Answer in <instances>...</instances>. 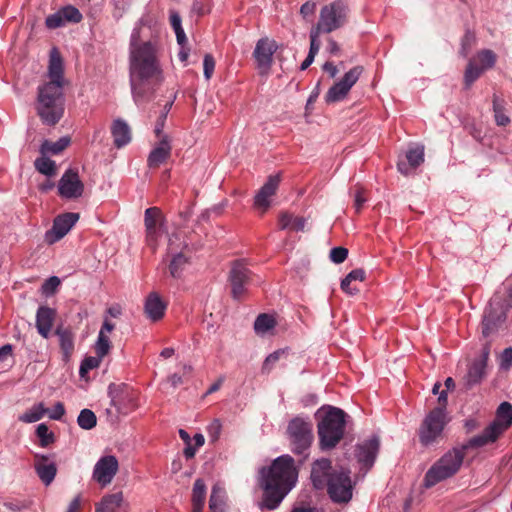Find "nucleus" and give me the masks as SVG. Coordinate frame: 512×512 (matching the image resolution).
I'll return each instance as SVG.
<instances>
[{
  "mask_svg": "<svg viewBox=\"0 0 512 512\" xmlns=\"http://www.w3.org/2000/svg\"><path fill=\"white\" fill-rule=\"evenodd\" d=\"M318 423L319 443L322 450H329L341 441L345 432L347 414L340 408L328 406L322 409Z\"/></svg>",
  "mask_w": 512,
  "mask_h": 512,
  "instance_id": "obj_5",
  "label": "nucleus"
},
{
  "mask_svg": "<svg viewBox=\"0 0 512 512\" xmlns=\"http://www.w3.org/2000/svg\"><path fill=\"white\" fill-rule=\"evenodd\" d=\"M497 55L490 49H482L469 59L464 72V84L470 88L472 84L486 71L494 67Z\"/></svg>",
  "mask_w": 512,
  "mask_h": 512,
  "instance_id": "obj_14",
  "label": "nucleus"
},
{
  "mask_svg": "<svg viewBox=\"0 0 512 512\" xmlns=\"http://www.w3.org/2000/svg\"><path fill=\"white\" fill-rule=\"evenodd\" d=\"M468 448H476L469 445V441L461 447H455L446 452L439 458L426 472L423 484L426 488H431L441 481L454 476L460 469L465 451Z\"/></svg>",
  "mask_w": 512,
  "mask_h": 512,
  "instance_id": "obj_6",
  "label": "nucleus"
},
{
  "mask_svg": "<svg viewBox=\"0 0 512 512\" xmlns=\"http://www.w3.org/2000/svg\"><path fill=\"white\" fill-rule=\"evenodd\" d=\"M448 422L447 414L441 413L440 409H432L419 427L420 443L426 447L438 443L443 437V430Z\"/></svg>",
  "mask_w": 512,
  "mask_h": 512,
  "instance_id": "obj_11",
  "label": "nucleus"
},
{
  "mask_svg": "<svg viewBox=\"0 0 512 512\" xmlns=\"http://www.w3.org/2000/svg\"><path fill=\"white\" fill-rule=\"evenodd\" d=\"M166 308L167 304L156 292L149 293L145 299L144 313L153 322H157L164 317Z\"/></svg>",
  "mask_w": 512,
  "mask_h": 512,
  "instance_id": "obj_24",
  "label": "nucleus"
},
{
  "mask_svg": "<svg viewBox=\"0 0 512 512\" xmlns=\"http://www.w3.org/2000/svg\"><path fill=\"white\" fill-rule=\"evenodd\" d=\"M206 499V484L203 479L195 480L192 489V508L203 509Z\"/></svg>",
  "mask_w": 512,
  "mask_h": 512,
  "instance_id": "obj_36",
  "label": "nucleus"
},
{
  "mask_svg": "<svg viewBox=\"0 0 512 512\" xmlns=\"http://www.w3.org/2000/svg\"><path fill=\"white\" fill-rule=\"evenodd\" d=\"M277 49L278 45L273 39L263 37L257 41L253 58L261 75H266L270 71L273 64V55Z\"/></svg>",
  "mask_w": 512,
  "mask_h": 512,
  "instance_id": "obj_15",
  "label": "nucleus"
},
{
  "mask_svg": "<svg viewBox=\"0 0 512 512\" xmlns=\"http://www.w3.org/2000/svg\"><path fill=\"white\" fill-rule=\"evenodd\" d=\"M352 281L347 280V276L341 281V289L350 295H354L358 292L356 287H351Z\"/></svg>",
  "mask_w": 512,
  "mask_h": 512,
  "instance_id": "obj_62",
  "label": "nucleus"
},
{
  "mask_svg": "<svg viewBox=\"0 0 512 512\" xmlns=\"http://www.w3.org/2000/svg\"><path fill=\"white\" fill-rule=\"evenodd\" d=\"M397 169L398 171L407 176L410 174L411 170L413 169L410 165H409V162H405V161H399L398 164H397Z\"/></svg>",
  "mask_w": 512,
  "mask_h": 512,
  "instance_id": "obj_64",
  "label": "nucleus"
},
{
  "mask_svg": "<svg viewBox=\"0 0 512 512\" xmlns=\"http://www.w3.org/2000/svg\"><path fill=\"white\" fill-rule=\"evenodd\" d=\"M510 307L511 303L508 298L497 294L491 298L489 306L484 311L481 323V333L484 338L497 334L507 319V312Z\"/></svg>",
  "mask_w": 512,
  "mask_h": 512,
  "instance_id": "obj_9",
  "label": "nucleus"
},
{
  "mask_svg": "<svg viewBox=\"0 0 512 512\" xmlns=\"http://www.w3.org/2000/svg\"><path fill=\"white\" fill-rule=\"evenodd\" d=\"M84 184L80 180L78 172L68 169L62 175L58 183V193L65 199H77L83 195Z\"/></svg>",
  "mask_w": 512,
  "mask_h": 512,
  "instance_id": "obj_17",
  "label": "nucleus"
},
{
  "mask_svg": "<svg viewBox=\"0 0 512 512\" xmlns=\"http://www.w3.org/2000/svg\"><path fill=\"white\" fill-rule=\"evenodd\" d=\"M56 317V310L48 306H40L36 313V328L43 338H48L53 322Z\"/></svg>",
  "mask_w": 512,
  "mask_h": 512,
  "instance_id": "obj_27",
  "label": "nucleus"
},
{
  "mask_svg": "<svg viewBox=\"0 0 512 512\" xmlns=\"http://www.w3.org/2000/svg\"><path fill=\"white\" fill-rule=\"evenodd\" d=\"M119 463L115 456L106 455L101 457L95 464L93 469V479L102 487L110 484L117 474Z\"/></svg>",
  "mask_w": 512,
  "mask_h": 512,
  "instance_id": "obj_19",
  "label": "nucleus"
},
{
  "mask_svg": "<svg viewBox=\"0 0 512 512\" xmlns=\"http://www.w3.org/2000/svg\"><path fill=\"white\" fill-rule=\"evenodd\" d=\"M69 143H70V139L68 137H62L59 140H57L56 142H51V141L45 140L41 144L40 153L42 155L59 154L60 152H62L64 149H66L68 147Z\"/></svg>",
  "mask_w": 512,
  "mask_h": 512,
  "instance_id": "obj_37",
  "label": "nucleus"
},
{
  "mask_svg": "<svg viewBox=\"0 0 512 512\" xmlns=\"http://www.w3.org/2000/svg\"><path fill=\"white\" fill-rule=\"evenodd\" d=\"M362 72V66H355L345 73L342 79L335 83L326 93V102L335 103L343 100L352 86L358 81Z\"/></svg>",
  "mask_w": 512,
  "mask_h": 512,
  "instance_id": "obj_16",
  "label": "nucleus"
},
{
  "mask_svg": "<svg viewBox=\"0 0 512 512\" xmlns=\"http://www.w3.org/2000/svg\"><path fill=\"white\" fill-rule=\"evenodd\" d=\"M227 496L225 489L219 485L215 484L212 487L211 495L209 499V509L211 512H226L227 509Z\"/></svg>",
  "mask_w": 512,
  "mask_h": 512,
  "instance_id": "obj_32",
  "label": "nucleus"
},
{
  "mask_svg": "<svg viewBox=\"0 0 512 512\" xmlns=\"http://www.w3.org/2000/svg\"><path fill=\"white\" fill-rule=\"evenodd\" d=\"M164 216L158 207H150L145 210L144 224L146 228V241L148 246L155 249L157 240L163 226Z\"/></svg>",
  "mask_w": 512,
  "mask_h": 512,
  "instance_id": "obj_18",
  "label": "nucleus"
},
{
  "mask_svg": "<svg viewBox=\"0 0 512 512\" xmlns=\"http://www.w3.org/2000/svg\"><path fill=\"white\" fill-rule=\"evenodd\" d=\"M48 413L43 403H38L19 416V420L24 423H34L42 419Z\"/></svg>",
  "mask_w": 512,
  "mask_h": 512,
  "instance_id": "obj_38",
  "label": "nucleus"
},
{
  "mask_svg": "<svg viewBox=\"0 0 512 512\" xmlns=\"http://www.w3.org/2000/svg\"><path fill=\"white\" fill-rule=\"evenodd\" d=\"M306 225L304 217H294L292 214L284 212L279 217L280 229H291L293 231H303Z\"/></svg>",
  "mask_w": 512,
  "mask_h": 512,
  "instance_id": "obj_35",
  "label": "nucleus"
},
{
  "mask_svg": "<svg viewBox=\"0 0 512 512\" xmlns=\"http://www.w3.org/2000/svg\"><path fill=\"white\" fill-rule=\"evenodd\" d=\"M512 424V405L502 402L496 411V418L484 431L469 440V445L482 447L495 442Z\"/></svg>",
  "mask_w": 512,
  "mask_h": 512,
  "instance_id": "obj_8",
  "label": "nucleus"
},
{
  "mask_svg": "<svg viewBox=\"0 0 512 512\" xmlns=\"http://www.w3.org/2000/svg\"><path fill=\"white\" fill-rule=\"evenodd\" d=\"M380 442L378 437H372L371 439L365 440L358 444L355 450V456L362 468L367 472L375 462L377 454L379 452Z\"/></svg>",
  "mask_w": 512,
  "mask_h": 512,
  "instance_id": "obj_21",
  "label": "nucleus"
},
{
  "mask_svg": "<svg viewBox=\"0 0 512 512\" xmlns=\"http://www.w3.org/2000/svg\"><path fill=\"white\" fill-rule=\"evenodd\" d=\"M64 102L62 85L45 83L38 87L36 111L44 124L53 126L60 121L64 114Z\"/></svg>",
  "mask_w": 512,
  "mask_h": 512,
  "instance_id": "obj_4",
  "label": "nucleus"
},
{
  "mask_svg": "<svg viewBox=\"0 0 512 512\" xmlns=\"http://www.w3.org/2000/svg\"><path fill=\"white\" fill-rule=\"evenodd\" d=\"M348 250L344 247H334L330 251V259L336 264H340L346 260Z\"/></svg>",
  "mask_w": 512,
  "mask_h": 512,
  "instance_id": "obj_51",
  "label": "nucleus"
},
{
  "mask_svg": "<svg viewBox=\"0 0 512 512\" xmlns=\"http://www.w3.org/2000/svg\"><path fill=\"white\" fill-rule=\"evenodd\" d=\"M512 366V347L505 348L499 356V367L509 370Z\"/></svg>",
  "mask_w": 512,
  "mask_h": 512,
  "instance_id": "obj_50",
  "label": "nucleus"
},
{
  "mask_svg": "<svg viewBox=\"0 0 512 512\" xmlns=\"http://www.w3.org/2000/svg\"><path fill=\"white\" fill-rule=\"evenodd\" d=\"M160 140L149 153L147 164L150 168H158L171 156L172 146L168 135L158 137Z\"/></svg>",
  "mask_w": 512,
  "mask_h": 512,
  "instance_id": "obj_23",
  "label": "nucleus"
},
{
  "mask_svg": "<svg viewBox=\"0 0 512 512\" xmlns=\"http://www.w3.org/2000/svg\"><path fill=\"white\" fill-rule=\"evenodd\" d=\"M316 10V3L312 1L305 2L301 8H300V14L303 16V18H308L312 16L315 13Z\"/></svg>",
  "mask_w": 512,
  "mask_h": 512,
  "instance_id": "obj_58",
  "label": "nucleus"
},
{
  "mask_svg": "<svg viewBox=\"0 0 512 512\" xmlns=\"http://www.w3.org/2000/svg\"><path fill=\"white\" fill-rule=\"evenodd\" d=\"M105 356H100V355H97L96 356H88L86 357L81 365H80V368H79V374L82 378H84L86 376V374L92 370V369H95L97 367H99L102 359L104 358Z\"/></svg>",
  "mask_w": 512,
  "mask_h": 512,
  "instance_id": "obj_47",
  "label": "nucleus"
},
{
  "mask_svg": "<svg viewBox=\"0 0 512 512\" xmlns=\"http://www.w3.org/2000/svg\"><path fill=\"white\" fill-rule=\"evenodd\" d=\"M310 478L316 489H327L334 503L345 504L352 499L353 484L350 472L342 467L333 468L329 459L321 458L314 461Z\"/></svg>",
  "mask_w": 512,
  "mask_h": 512,
  "instance_id": "obj_3",
  "label": "nucleus"
},
{
  "mask_svg": "<svg viewBox=\"0 0 512 512\" xmlns=\"http://www.w3.org/2000/svg\"><path fill=\"white\" fill-rule=\"evenodd\" d=\"M280 175H270L264 185L260 188L254 198V206L265 213L270 207V197H272L279 186Z\"/></svg>",
  "mask_w": 512,
  "mask_h": 512,
  "instance_id": "obj_22",
  "label": "nucleus"
},
{
  "mask_svg": "<svg viewBox=\"0 0 512 512\" xmlns=\"http://www.w3.org/2000/svg\"><path fill=\"white\" fill-rule=\"evenodd\" d=\"M59 11L65 23H79L83 18L81 12L72 5L64 6Z\"/></svg>",
  "mask_w": 512,
  "mask_h": 512,
  "instance_id": "obj_45",
  "label": "nucleus"
},
{
  "mask_svg": "<svg viewBox=\"0 0 512 512\" xmlns=\"http://www.w3.org/2000/svg\"><path fill=\"white\" fill-rule=\"evenodd\" d=\"M222 424L219 419H214L207 427V433L211 441L215 442L221 434Z\"/></svg>",
  "mask_w": 512,
  "mask_h": 512,
  "instance_id": "obj_52",
  "label": "nucleus"
},
{
  "mask_svg": "<svg viewBox=\"0 0 512 512\" xmlns=\"http://www.w3.org/2000/svg\"><path fill=\"white\" fill-rule=\"evenodd\" d=\"M406 160L412 168H417L424 161V147L416 146L410 148L406 153Z\"/></svg>",
  "mask_w": 512,
  "mask_h": 512,
  "instance_id": "obj_43",
  "label": "nucleus"
},
{
  "mask_svg": "<svg viewBox=\"0 0 512 512\" xmlns=\"http://www.w3.org/2000/svg\"><path fill=\"white\" fill-rule=\"evenodd\" d=\"M123 501L122 492L107 494L96 505L95 512H116L122 506Z\"/></svg>",
  "mask_w": 512,
  "mask_h": 512,
  "instance_id": "obj_33",
  "label": "nucleus"
},
{
  "mask_svg": "<svg viewBox=\"0 0 512 512\" xmlns=\"http://www.w3.org/2000/svg\"><path fill=\"white\" fill-rule=\"evenodd\" d=\"M65 414V408L62 402H57L49 413V418L60 420Z\"/></svg>",
  "mask_w": 512,
  "mask_h": 512,
  "instance_id": "obj_59",
  "label": "nucleus"
},
{
  "mask_svg": "<svg viewBox=\"0 0 512 512\" xmlns=\"http://www.w3.org/2000/svg\"><path fill=\"white\" fill-rule=\"evenodd\" d=\"M252 271L247 267L244 260L231 262L228 274V282L231 287V296L234 300L240 301L247 293L248 286L252 282Z\"/></svg>",
  "mask_w": 512,
  "mask_h": 512,
  "instance_id": "obj_13",
  "label": "nucleus"
},
{
  "mask_svg": "<svg viewBox=\"0 0 512 512\" xmlns=\"http://www.w3.org/2000/svg\"><path fill=\"white\" fill-rule=\"evenodd\" d=\"M55 334L59 338L63 360L68 361L74 351V334L68 328L58 327Z\"/></svg>",
  "mask_w": 512,
  "mask_h": 512,
  "instance_id": "obj_31",
  "label": "nucleus"
},
{
  "mask_svg": "<svg viewBox=\"0 0 512 512\" xmlns=\"http://www.w3.org/2000/svg\"><path fill=\"white\" fill-rule=\"evenodd\" d=\"M281 354H283L282 351H275L268 355L263 363L262 369L264 371H270L272 366L279 360Z\"/></svg>",
  "mask_w": 512,
  "mask_h": 512,
  "instance_id": "obj_57",
  "label": "nucleus"
},
{
  "mask_svg": "<svg viewBox=\"0 0 512 512\" xmlns=\"http://www.w3.org/2000/svg\"><path fill=\"white\" fill-rule=\"evenodd\" d=\"M134 30L130 42L129 81L134 102L140 105L150 99L155 86L162 81V69L155 43H140Z\"/></svg>",
  "mask_w": 512,
  "mask_h": 512,
  "instance_id": "obj_1",
  "label": "nucleus"
},
{
  "mask_svg": "<svg viewBox=\"0 0 512 512\" xmlns=\"http://www.w3.org/2000/svg\"><path fill=\"white\" fill-rule=\"evenodd\" d=\"M260 474L259 485L263 496L259 508L261 511L274 510L297 482L295 461L290 455L279 456L269 468H262Z\"/></svg>",
  "mask_w": 512,
  "mask_h": 512,
  "instance_id": "obj_2",
  "label": "nucleus"
},
{
  "mask_svg": "<svg viewBox=\"0 0 512 512\" xmlns=\"http://www.w3.org/2000/svg\"><path fill=\"white\" fill-rule=\"evenodd\" d=\"M364 277H365V272L362 269H355L347 274V280H351V281H357V280L363 281Z\"/></svg>",
  "mask_w": 512,
  "mask_h": 512,
  "instance_id": "obj_61",
  "label": "nucleus"
},
{
  "mask_svg": "<svg viewBox=\"0 0 512 512\" xmlns=\"http://www.w3.org/2000/svg\"><path fill=\"white\" fill-rule=\"evenodd\" d=\"M287 435L291 450L296 455H301L303 462L309 455V449L313 441V426L310 421L296 417L287 427Z\"/></svg>",
  "mask_w": 512,
  "mask_h": 512,
  "instance_id": "obj_10",
  "label": "nucleus"
},
{
  "mask_svg": "<svg viewBox=\"0 0 512 512\" xmlns=\"http://www.w3.org/2000/svg\"><path fill=\"white\" fill-rule=\"evenodd\" d=\"M485 376L486 365H484L483 362L474 361L465 377L466 388L471 389L473 386L479 384Z\"/></svg>",
  "mask_w": 512,
  "mask_h": 512,
  "instance_id": "obj_34",
  "label": "nucleus"
},
{
  "mask_svg": "<svg viewBox=\"0 0 512 512\" xmlns=\"http://www.w3.org/2000/svg\"><path fill=\"white\" fill-rule=\"evenodd\" d=\"M35 169L46 176H54L56 174V163L50 158L46 157V155H42L34 162Z\"/></svg>",
  "mask_w": 512,
  "mask_h": 512,
  "instance_id": "obj_40",
  "label": "nucleus"
},
{
  "mask_svg": "<svg viewBox=\"0 0 512 512\" xmlns=\"http://www.w3.org/2000/svg\"><path fill=\"white\" fill-rule=\"evenodd\" d=\"M349 8L345 0H336L323 6L320 10L317 24L311 28L310 33L319 38L321 33H331L347 22Z\"/></svg>",
  "mask_w": 512,
  "mask_h": 512,
  "instance_id": "obj_7",
  "label": "nucleus"
},
{
  "mask_svg": "<svg viewBox=\"0 0 512 512\" xmlns=\"http://www.w3.org/2000/svg\"><path fill=\"white\" fill-rule=\"evenodd\" d=\"M504 100L500 99L498 96L494 95L493 97V112L495 117V122L498 126H507L510 123V118L505 114L504 109Z\"/></svg>",
  "mask_w": 512,
  "mask_h": 512,
  "instance_id": "obj_39",
  "label": "nucleus"
},
{
  "mask_svg": "<svg viewBox=\"0 0 512 512\" xmlns=\"http://www.w3.org/2000/svg\"><path fill=\"white\" fill-rule=\"evenodd\" d=\"M309 36H310V49H309L306 59L302 62L301 66H300L301 70H306L313 63L314 58L320 49L319 38L317 36H315V34L313 35L312 33H310Z\"/></svg>",
  "mask_w": 512,
  "mask_h": 512,
  "instance_id": "obj_42",
  "label": "nucleus"
},
{
  "mask_svg": "<svg viewBox=\"0 0 512 512\" xmlns=\"http://www.w3.org/2000/svg\"><path fill=\"white\" fill-rule=\"evenodd\" d=\"M171 106H172V102L167 103L165 105V109H164L163 113L161 114V116L157 120V123L155 125V130H154V132H155L157 137H161L162 135H164L163 134V128H164V124H165L167 113H168L169 109L171 108Z\"/></svg>",
  "mask_w": 512,
  "mask_h": 512,
  "instance_id": "obj_55",
  "label": "nucleus"
},
{
  "mask_svg": "<svg viewBox=\"0 0 512 512\" xmlns=\"http://www.w3.org/2000/svg\"><path fill=\"white\" fill-rule=\"evenodd\" d=\"M446 406H447V391L442 390L438 397V405L434 409H440L441 413L447 414Z\"/></svg>",
  "mask_w": 512,
  "mask_h": 512,
  "instance_id": "obj_60",
  "label": "nucleus"
},
{
  "mask_svg": "<svg viewBox=\"0 0 512 512\" xmlns=\"http://www.w3.org/2000/svg\"><path fill=\"white\" fill-rule=\"evenodd\" d=\"M60 279L57 276L49 277L42 285L43 293L50 295L53 294L60 285Z\"/></svg>",
  "mask_w": 512,
  "mask_h": 512,
  "instance_id": "obj_53",
  "label": "nucleus"
},
{
  "mask_svg": "<svg viewBox=\"0 0 512 512\" xmlns=\"http://www.w3.org/2000/svg\"><path fill=\"white\" fill-rule=\"evenodd\" d=\"M81 508V497L76 496L69 504L66 512H79Z\"/></svg>",
  "mask_w": 512,
  "mask_h": 512,
  "instance_id": "obj_63",
  "label": "nucleus"
},
{
  "mask_svg": "<svg viewBox=\"0 0 512 512\" xmlns=\"http://www.w3.org/2000/svg\"><path fill=\"white\" fill-rule=\"evenodd\" d=\"M49 456L43 454H35V471L40 480L46 485H50L57 473V467L54 462H48Z\"/></svg>",
  "mask_w": 512,
  "mask_h": 512,
  "instance_id": "obj_25",
  "label": "nucleus"
},
{
  "mask_svg": "<svg viewBox=\"0 0 512 512\" xmlns=\"http://www.w3.org/2000/svg\"><path fill=\"white\" fill-rule=\"evenodd\" d=\"M79 219L78 213L67 212L58 215L53 222L52 228L46 232L45 239L49 244H53L62 239L75 225Z\"/></svg>",
  "mask_w": 512,
  "mask_h": 512,
  "instance_id": "obj_20",
  "label": "nucleus"
},
{
  "mask_svg": "<svg viewBox=\"0 0 512 512\" xmlns=\"http://www.w3.org/2000/svg\"><path fill=\"white\" fill-rule=\"evenodd\" d=\"M215 69V60L211 54H205L203 59V71L204 76L207 80H209Z\"/></svg>",
  "mask_w": 512,
  "mask_h": 512,
  "instance_id": "obj_54",
  "label": "nucleus"
},
{
  "mask_svg": "<svg viewBox=\"0 0 512 512\" xmlns=\"http://www.w3.org/2000/svg\"><path fill=\"white\" fill-rule=\"evenodd\" d=\"M114 328V323L108 319L104 320L94 346V350L97 355L106 356L109 353L111 342L109 340L108 333L112 332Z\"/></svg>",
  "mask_w": 512,
  "mask_h": 512,
  "instance_id": "obj_29",
  "label": "nucleus"
},
{
  "mask_svg": "<svg viewBox=\"0 0 512 512\" xmlns=\"http://www.w3.org/2000/svg\"><path fill=\"white\" fill-rule=\"evenodd\" d=\"M108 396L110 406L115 409V412H112L108 408L109 415L128 414L138 407L136 393L126 384L111 383L108 386Z\"/></svg>",
  "mask_w": 512,
  "mask_h": 512,
  "instance_id": "obj_12",
  "label": "nucleus"
},
{
  "mask_svg": "<svg viewBox=\"0 0 512 512\" xmlns=\"http://www.w3.org/2000/svg\"><path fill=\"white\" fill-rule=\"evenodd\" d=\"M367 199L364 196V190L362 188H357L354 195V208L357 213H359Z\"/></svg>",
  "mask_w": 512,
  "mask_h": 512,
  "instance_id": "obj_56",
  "label": "nucleus"
},
{
  "mask_svg": "<svg viewBox=\"0 0 512 512\" xmlns=\"http://www.w3.org/2000/svg\"><path fill=\"white\" fill-rule=\"evenodd\" d=\"M45 24L49 29H56L64 26L66 23L63 20L62 14L58 10L46 18Z\"/></svg>",
  "mask_w": 512,
  "mask_h": 512,
  "instance_id": "obj_49",
  "label": "nucleus"
},
{
  "mask_svg": "<svg viewBox=\"0 0 512 512\" xmlns=\"http://www.w3.org/2000/svg\"><path fill=\"white\" fill-rule=\"evenodd\" d=\"M78 425L84 430H90L97 424L95 413L90 409H83L77 418Z\"/></svg>",
  "mask_w": 512,
  "mask_h": 512,
  "instance_id": "obj_41",
  "label": "nucleus"
},
{
  "mask_svg": "<svg viewBox=\"0 0 512 512\" xmlns=\"http://www.w3.org/2000/svg\"><path fill=\"white\" fill-rule=\"evenodd\" d=\"M176 240H179V236L174 234L169 238V253L172 254V259L169 264V273L173 278H180L183 270L188 263V258L183 252H177L173 245Z\"/></svg>",
  "mask_w": 512,
  "mask_h": 512,
  "instance_id": "obj_26",
  "label": "nucleus"
},
{
  "mask_svg": "<svg viewBox=\"0 0 512 512\" xmlns=\"http://www.w3.org/2000/svg\"><path fill=\"white\" fill-rule=\"evenodd\" d=\"M476 44V36L473 32L467 30L461 39L459 54L466 58Z\"/></svg>",
  "mask_w": 512,
  "mask_h": 512,
  "instance_id": "obj_46",
  "label": "nucleus"
},
{
  "mask_svg": "<svg viewBox=\"0 0 512 512\" xmlns=\"http://www.w3.org/2000/svg\"><path fill=\"white\" fill-rule=\"evenodd\" d=\"M63 63L62 59L57 53L56 49H53L50 55L49 61V69L48 76L49 81L47 83H55L60 84L62 87L64 86V76H63Z\"/></svg>",
  "mask_w": 512,
  "mask_h": 512,
  "instance_id": "obj_30",
  "label": "nucleus"
},
{
  "mask_svg": "<svg viewBox=\"0 0 512 512\" xmlns=\"http://www.w3.org/2000/svg\"><path fill=\"white\" fill-rule=\"evenodd\" d=\"M111 134L113 136L114 145L117 148H122L131 141V129L122 119L114 120L111 126Z\"/></svg>",
  "mask_w": 512,
  "mask_h": 512,
  "instance_id": "obj_28",
  "label": "nucleus"
},
{
  "mask_svg": "<svg viewBox=\"0 0 512 512\" xmlns=\"http://www.w3.org/2000/svg\"><path fill=\"white\" fill-rule=\"evenodd\" d=\"M36 435L40 439V446L47 447L55 441V436L52 432H49L48 426L41 423L36 428Z\"/></svg>",
  "mask_w": 512,
  "mask_h": 512,
  "instance_id": "obj_48",
  "label": "nucleus"
},
{
  "mask_svg": "<svg viewBox=\"0 0 512 512\" xmlns=\"http://www.w3.org/2000/svg\"><path fill=\"white\" fill-rule=\"evenodd\" d=\"M274 326L275 320L268 314H260L254 322V329L257 333H266Z\"/></svg>",
  "mask_w": 512,
  "mask_h": 512,
  "instance_id": "obj_44",
  "label": "nucleus"
}]
</instances>
